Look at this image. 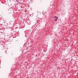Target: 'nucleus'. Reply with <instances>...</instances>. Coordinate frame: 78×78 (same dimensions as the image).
<instances>
[{
  "instance_id": "nucleus-1",
  "label": "nucleus",
  "mask_w": 78,
  "mask_h": 78,
  "mask_svg": "<svg viewBox=\"0 0 78 78\" xmlns=\"http://www.w3.org/2000/svg\"><path fill=\"white\" fill-rule=\"evenodd\" d=\"M54 18L55 21L56 22L57 21V20H58V17L56 16H54Z\"/></svg>"
},
{
  "instance_id": "nucleus-2",
  "label": "nucleus",
  "mask_w": 78,
  "mask_h": 78,
  "mask_svg": "<svg viewBox=\"0 0 78 78\" xmlns=\"http://www.w3.org/2000/svg\"><path fill=\"white\" fill-rule=\"evenodd\" d=\"M6 51H5V52L6 53Z\"/></svg>"
}]
</instances>
